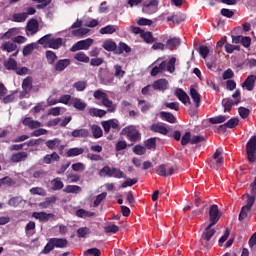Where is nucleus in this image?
Returning a JSON list of instances; mask_svg holds the SVG:
<instances>
[{
    "label": "nucleus",
    "mask_w": 256,
    "mask_h": 256,
    "mask_svg": "<svg viewBox=\"0 0 256 256\" xmlns=\"http://www.w3.org/2000/svg\"><path fill=\"white\" fill-rule=\"evenodd\" d=\"M69 245V241L66 238H50L48 243L44 246L42 250L43 255H49L53 249H65Z\"/></svg>",
    "instance_id": "nucleus-1"
},
{
    "label": "nucleus",
    "mask_w": 256,
    "mask_h": 256,
    "mask_svg": "<svg viewBox=\"0 0 256 256\" xmlns=\"http://www.w3.org/2000/svg\"><path fill=\"white\" fill-rule=\"evenodd\" d=\"M120 135H123L128 141H131L132 144H129L128 147H133V144L137 143V141H141V133H139V130H137L135 126H127L123 128Z\"/></svg>",
    "instance_id": "nucleus-2"
},
{
    "label": "nucleus",
    "mask_w": 256,
    "mask_h": 256,
    "mask_svg": "<svg viewBox=\"0 0 256 256\" xmlns=\"http://www.w3.org/2000/svg\"><path fill=\"white\" fill-rule=\"evenodd\" d=\"M93 97L97 101H102V105H104V107H107L108 113H115V109L117 107L115 106V104H113V101L109 99V95L103 92V90H96L93 93Z\"/></svg>",
    "instance_id": "nucleus-3"
},
{
    "label": "nucleus",
    "mask_w": 256,
    "mask_h": 256,
    "mask_svg": "<svg viewBox=\"0 0 256 256\" xmlns=\"http://www.w3.org/2000/svg\"><path fill=\"white\" fill-rule=\"evenodd\" d=\"M100 174L105 175L106 177H114L115 179H127V175L125 173L116 167H109V166H104L100 170Z\"/></svg>",
    "instance_id": "nucleus-4"
},
{
    "label": "nucleus",
    "mask_w": 256,
    "mask_h": 256,
    "mask_svg": "<svg viewBox=\"0 0 256 256\" xmlns=\"http://www.w3.org/2000/svg\"><path fill=\"white\" fill-rule=\"evenodd\" d=\"M247 159L250 163L256 161V136H252L246 144Z\"/></svg>",
    "instance_id": "nucleus-5"
},
{
    "label": "nucleus",
    "mask_w": 256,
    "mask_h": 256,
    "mask_svg": "<svg viewBox=\"0 0 256 256\" xmlns=\"http://www.w3.org/2000/svg\"><path fill=\"white\" fill-rule=\"evenodd\" d=\"M93 43H94V40L91 38L80 40L77 43L73 44V46L70 48V52L76 53V51H89Z\"/></svg>",
    "instance_id": "nucleus-6"
},
{
    "label": "nucleus",
    "mask_w": 256,
    "mask_h": 256,
    "mask_svg": "<svg viewBox=\"0 0 256 256\" xmlns=\"http://www.w3.org/2000/svg\"><path fill=\"white\" fill-rule=\"evenodd\" d=\"M209 219L210 225H217L219 219H221V214L219 213V206L213 204L209 209Z\"/></svg>",
    "instance_id": "nucleus-7"
},
{
    "label": "nucleus",
    "mask_w": 256,
    "mask_h": 256,
    "mask_svg": "<svg viewBox=\"0 0 256 256\" xmlns=\"http://www.w3.org/2000/svg\"><path fill=\"white\" fill-rule=\"evenodd\" d=\"M155 172L160 177H169L171 175H175V168L169 167L167 171V165L166 164H160L155 168Z\"/></svg>",
    "instance_id": "nucleus-8"
},
{
    "label": "nucleus",
    "mask_w": 256,
    "mask_h": 256,
    "mask_svg": "<svg viewBox=\"0 0 256 256\" xmlns=\"http://www.w3.org/2000/svg\"><path fill=\"white\" fill-rule=\"evenodd\" d=\"M159 9V0H151L148 4H145L142 7L143 13H146V15H153V13H157V10Z\"/></svg>",
    "instance_id": "nucleus-9"
},
{
    "label": "nucleus",
    "mask_w": 256,
    "mask_h": 256,
    "mask_svg": "<svg viewBox=\"0 0 256 256\" xmlns=\"http://www.w3.org/2000/svg\"><path fill=\"white\" fill-rule=\"evenodd\" d=\"M175 95L177 97V99H179V101H181V103H183V105H191V98H189V95H187V92H185L183 89L181 88H177L175 91Z\"/></svg>",
    "instance_id": "nucleus-10"
},
{
    "label": "nucleus",
    "mask_w": 256,
    "mask_h": 256,
    "mask_svg": "<svg viewBox=\"0 0 256 256\" xmlns=\"http://www.w3.org/2000/svg\"><path fill=\"white\" fill-rule=\"evenodd\" d=\"M241 103V99H236L235 101L231 100V98H224L222 100V106L224 107V113H229L231 109H233V105H239Z\"/></svg>",
    "instance_id": "nucleus-11"
},
{
    "label": "nucleus",
    "mask_w": 256,
    "mask_h": 256,
    "mask_svg": "<svg viewBox=\"0 0 256 256\" xmlns=\"http://www.w3.org/2000/svg\"><path fill=\"white\" fill-rule=\"evenodd\" d=\"M255 75H249L245 81L242 83L241 87L246 88L247 91H253L255 89Z\"/></svg>",
    "instance_id": "nucleus-12"
},
{
    "label": "nucleus",
    "mask_w": 256,
    "mask_h": 256,
    "mask_svg": "<svg viewBox=\"0 0 256 256\" xmlns=\"http://www.w3.org/2000/svg\"><path fill=\"white\" fill-rule=\"evenodd\" d=\"M29 157V154L25 151L17 152L12 154L10 161L12 163H21L22 161H25Z\"/></svg>",
    "instance_id": "nucleus-13"
},
{
    "label": "nucleus",
    "mask_w": 256,
    "mask_h": 256,
    "mask_svg": "<svg viewBox=\"0 0 256 256\" xmlns=\"http://www.w3.org/2000/svg\"><path fill=\"white\" fill-rule=\"evenodd\" d=\"M71 65V60L70 59H60L58 60L55 65L54 69L55 71H65L69 66Z\"/></svg>",
    "instance_id": "nucleus-14"
},
{
    "label": "nucleus",
    "mask_w": 256,
    "mask_h": 256,
    "mask_svg": "<svg viewBox=\"0 0 256 256\" xmlns=\"http://www.w3.org/2000/svg\"><path fill=\"white\" fill-rule=\"evenodd\" d=\"M213 226L214 225L209 224L202 235V239L206 241V243H209V241H211V238L215 235V233H217V230L212 228Z\"/></svg>",
    "instance_id": "nucleus-15"
},
{
    "label": "nucleus",
    "mask_w": 256,
    "mask_h": 256,
    "mask_svg": "<svg viewBox=\"0 0 256 256\" xmlns=\"http://www.w3.org/2000/svg\"><path fill=\"white\" fill-rule=\"evenodd\" d=\"M167 85H169L167 79H158L153 83L152 87L154 91H165Z\"/></svg>",
    "instance_id": "nucleus-16"
},
{
    "label": "nucleus",
    "mask_w": 256,
    "mask_h": 256,
    "mask_svg": "<svg viewBox=\"0 0 256 256\" xmlns=\"http://www.w3.org/2000/svg\"><path fill=\"white\" fill-rule=\"evenodd\" d=\"M90 133L88 129L81 128V129H75L71 132V136L74 138H83L87 139L89 137Z\"/></svg>",
    "instance_id": "nucleus-17"
},
{
    "label": "nucleus",
    "mask_w": 256,
    "mask_h": 256,
    "mask_svg": "<svg viewBox=\"0 0 256 256\" xmlns=\"http://www.w3.org/2000/svg\"><path fill=\"white\" fill-rule=\"evenodd\" d=\"M190 96L195 104V107H201V94L197 91V89L191 87L190 88Z\"/></svg>",
    "instance_id": "nucleus-18"
},
{
    "label": "nucleus",
    "mask_w": 256,
    "mask_h": 256,
    "mask_svg": "<svg viewBox=\"0 0 256 256\" xmlns=\"http://www.w3.org/2000/svg\"><path fill=\"white\" fill-rule=\"evenodd\" d=\"M23 125H25V127H28L29 129H39V127H41V122L37 121V120H32L29 117H26L23 120Z\"/></svg>",
    "instance_id": "nucleus-19"
},
{
    "label": "nucleus",
    "mask_w": 256,
    "mask_h": 256,
    "mask_svg": "<svg viewBox=\"0 0 256 256\" xmlns=\"http://www.w3.org/2000/svg\"><path fill=\"white\" fill-rule=\"evenodd\" d=\"M160 119H162V121H167V123L171 124L177 123V118L171 112L161 111Z\"/></svg>",
    "instance_id": "nucleus-20"
},
{
    "label": "nucleus",
    "mask_w": 256,
    "mask_h": 256,
    "mask_svg": "<svg viewBox=\"0 0 256 256\" xmlns=\"http://www.w3.org/2000/svg\"><path fill=\"white\" fill-rule=\"evenodd\" d=\"M181 45V38H170L166 42V49L173 51Z\"/></svg>",
    "instance_id": "nucleus-21"
},
{
    "label": "nucleus",
    "mask_w": 256,
    "mask_h": 256,
    "mask_svg": "<svg viewBox=\"0 0 256 256\" xmlns=\"http://www.w3.org/2000/svg\"><path fill=\"white\" fill-rule=\"evenodd\" d=\"M27 31H30L32 35H35L39 31V22L36 19H30L26 26Z\"/></svg>",
    "instance_id": "nucleus-22"
},
{
    "label": "nucleus",
    "mask_w": 256,
    "mask_h": 256,
    "mask_svg": "<svg viewBox=\"0 0 256 256\" xmlns=\"http://www.w3.org/2000/svg\"><path fill=\"white\" fill-rule=\"evenodd\" d=\"M32 217H34V219H39V221H49L50 217H55V214L53 213H46V212H34L32 214Z\"/></svg>",
    "instance_id": "nucleus-23"
},
{
    "label": "nucleus",
    "mask_w": 256,
    "mask_h": 256,
    "mask_svg": "<svg viewBox=\"0 0 256 256\" xmlns=\"http://www.w3.org/2000/svg\"><path fill=\"white\" fill-rule=\"evenodd\" d=\"M59 159H61L59 154H57V152H53L52 154H46L43 157V163H45L46 165H51L53 161H59Z\"/></svg>",
    "instance_id": "nucleus-24"
},
{
    "label": "nucleus",
    "mask_w": 256,
    "mask_h": 256,
    "mask_svg": "<svg viewBox=\"0 0 256 256\" xmlns=\"http://www.w3.org/2000/svg\"><path fill=\"white\" fill-rule=\"evenodd\" d=\"M150 129L153 133H160V135H167L169 133V129L160 124H152Z\"/></svg>",
    "instance_id": "nucleus-25"
},
{
    "label": "nucleus",
    "mask_w": 256,
    "mask_h": 256,
    "mask_svg": "<svg viewBox=\"0 0 256 256\" xmlns=\"http://www.w3.org/2000/svg\"><path fill=\"white\" fill-rule=\"evenodd\" d=\"M75 214L80 219H88L89 217H95V212H89L83 208L76 210Z\"/></svg>",
    "instance_id": "nucleus-26"
},
{
    "label": "nucleus",
    "mask_w": 256,
    "mask_h": 256,
    "mask_svg": "<svg viewBox=\"0 0 256 256\" xmlns=\"http://www.w3.org/2000/svg\"><path fill=\"white\" fill-rule=\"evenodd\" d=\"M1 49L2 51H7V53H13V51H17V44L7 41L2 44Z\"/></svg>",
    "instance_id": "nucleus-27"
},
{
    "label": "nucleus",
    "mask_w": 256,
    "mask_h": 256,
    "mask_svg": "<svg viewBox=\"0 0 256 256\" xmlns=\"http://www.w3.org/2000/svg\"><path fill=\"white\" fill-rule=\"evenodd\" d=\"M51 185H52V191H61V189L65 187V184H63V181H61V178L59 177L54 178L51 181Z\"/></svg>",
    "instance_id": "nucleus-28"
},
{
    "label": "nucleus",
    "mask_w": 256,
    "mask_h": 256,
    "mask_svg": "<svg viewBox=\"0 0 256 256\" xmlns=\"http://www.w3.org/2000/svg\"><path fill=\"white\" fill-rule=\"evenodd\" d=\"M22 89L25 93H29L33 89V78L27 77L22 82Z\"/></svg>",
    "instance_id": "nucleus-29"
},
{
    "label": "nucleus",
    "mask_w": 256,
    "mask_h": 256,
    "mask_svg": "<svg viewBox=\"0 0 256 256\" xmlns=\"http://www.w3.org/2000/svg\"><path fill=\"white\" fill-rule=\"evenodd\" d=\"M91 131L94 139H101V136L103 135V129H101V126L94 124L91 126Z\"/></svg>",
    "instance_id": "nucleus-30"
},
{
    "label": "nucleus",
    "mask_w": 256,
    "mask_h": 256,
    "mask_svg": "<svg viewBox=\"0 0 256 256\" xmlns=\"http://www.w3.org/2000/svg\"><path fill=\"white\" fill-rule=\"evenodd\" d=\"M12 21L14 23H23L27 21V14H25V12L15 13L12 15Z\"/></svg>",
    "instance_id": "nucleus-31"
},
{
    "label": "nucleus",
    "mask_w": 256,
    "mask_h": 256,
    "mask_svg": "<svg viewBox=\"0 0 256 256\" xmlns=\"http://www.w3.org/2000/svg\"><path fill=\"white\" fill-rule=\"evenodd\" d=\"M117 31V26L115 25H107L106 27H103L100 29L101 35H113Z\"/></svg>",
    "instance_id": "nucleus-32"
},
{
    "label": "nucleus",
    "mask_w": 256,
    "mask_h": 256,
    "mask_svg": "<svg viewBox=\"0 0 256 256\" xmlns=\"http://www.w3.org/2000/svg\"><path fill=\"white\" fill-rule=\"evenodd\" d=\"M63 45V39L62 38H50V42L48 44V47L50 49H59Z\"/></svg>",
    "instance_id": "nucleus-33"
},
{
    "label": "nucleus",
    "mask_w": 256,
    "mask_h": 256,
    "mask_svg": "<svg viewBox=\"0 0 256 256\" xmlns=\"http://www.w3.org/2000/svg\"><path fill=\"white\" fill-rule=\"evenodd\" d=\"M227 119H229V116L219 115L216 117L209 118V123H211L212 125H217L219 123H225Z\"/></svg>",
    "instance_id": "nucleus-34"
},
{
    "label": "nucleus",
    "mask_w": 256,
    "mask_h": 256,
    "mask_svg": "<svg viewBox=\"0 0 256 256\" xmlns=\"http://www.w3.org/2000/svg\"><path fill=\"white\" fill-rule=\"evenodd\" d=\"M131 53V47H129V45H127L126 43L121 42L118 46V48H116L115 54L116 55H121V53Z\"/></svg>",
    "instance_id": "nucleus-35"
},
{
    "label": "nucleus",
    "mask_w": 256,
    "mask_h": 256,
    "mask_svg": "<svg viewBox=\"0 0 256 256\" xmlns=\"http://www.w3.org/2000/svg\"><path fill=\"white\" fill-rule=\"evenodd\" d=\"M140 37L143 39V41H145V43L151 44V43H155V37H153V33L152 32H143L142 34H140Z\"/></svg>",
    "instance_id": "nucleus-36"
},
{
    "label": "nucleus",
    "mask_w": 256,
    "mask_h": 256,
    "mask_svg": "<svg viewBox=\"0 0 256 256\" xmlns=\"http://www.w3.org/2000/svg\"><path fill=\"white\" fill-rule=\"evenodd\" d=\"M83 153H85L83 148H70L67 151V157H77L78 155H83Z\"/></svg>",
    "instance_id": "nucleus-37"
},
{
    "label": "nucleus",
    "mask_w": 256,
    "mask_h": 256,
    "mask_svg": "<svg viewBox=\"0 0 256 256\" xmlns=\"http://www.w3.org/2000/svg\"><path fill=\"white\" fill-rule=\"evenodd\" d=\"M45 145L46 147H48V149H51V151H53V149H57V147L61 145V140L59 138L48 140L45 142Z\"/></svg>",
    "instance_id": "nucleus-38"
},
{
    "label": "nucleus",
    "mask_w": 256,
    "mask_h": 256,
    "mask_svg": "<svg viewBox=\"0 0 256 256\" xmlns=\"http://www.w3.org/2000/svg\"><path fill=\"white\" fill-rule=\"evenodd\" d=\"M4 67L8 71H15L17 69V61L13 58H9L8 61L4 62Z\"/></svg>",
    "instance_id": "nucleus-39"
},
{
    "label": "nucleus",
    "mask_w": 256,
    "mask_h": 256,
    "mask_svg": "<svg viewBox=\"0 0 256 256\" xmlns=\"http://www.w3.org/2000/svg\"><path fill=\"white\" fill-rule=\"evenodd\" d=\"M103 49H105V51H117V44L111 40H107L103 43Z\"/></svg>",
    "instance_id": "nucleus-40"
},
{
    "label": "nucleus",
    "mask_w": 256,
    "mask_h": 256,
    "mask_svg": "<svg viewBox=\"0 0 256 256\" xmlns=\"http://www.w3.org/2000/svg\"><path fill=\"white\" fill-rule=\"evenodd\" d=\"M64 193H81L82 189L81 186H77V185H67L64 189H63Z\"/></svg>",
    "instance_id": "nucleus-41"
},
{
    "label": "nucleus",
    "mask_w": 256,
    "mask_h": 256,
    "mask_svg": "<svg viewBox=\"0 0 256 256\" xmlns=\"http://www.w3.org/2000/svg\"><path fill=\"white\" fill-rule=\"evenodd\" d=\"M74 59H76V61H80V63H89L90 61L89 56H87L85 52L76 53Z\"/></svg>",
    "instance_id": "nucleus-42"
},
{
    "label": "nucleus",
    "mask_w": 256,
    "mask_h": 256,
    "mask_svg": "<svg viewBox=\"0 0 256 256\" xmlns=\"http://www.w3.org/2000/svg\"><path fill=\"white\" fill-rule=\"evenodd\" d=\"M175 63H177V58L172 57L168 62H166V69L168 73H175Z\"/></svg>",
    "instance_id": "nucleus-43"
},
{
    "label": "nucleus",
    "mask_w": 256,
    "mask_h": 256,
    "mask_svg": "<svg viewBox=\"0 0 256 256\" xmlns=\"http://www.w3.org/2000/svg\"><path fill=\"white\" fill-rule=\"evenodd\" d=\"M3 185H6L7 187H13V185H15V181L12 180L11 177L5 176L4 178L0 179V187H3Z\"/></svg>",
    "instance_id": "nucleus-44"
},
{
    "label": "nucleus",
    "mask_w": 256,
    "mask_h": 256,
    "mask_svg": "<svg viewBox=\"0 0 256 256\" xmlns=\"http://www.w3.org/2000/svg\"><path fill=\"white\" fill-rule=\"evenodd\" d=\"M46 59H47L49 65H53V63H55V61H57V54H55V52H53L51 50H47L46 51Z\"/></svg>",
    "instance_id": "nucleus-45"
},
{
    "label": "nucleus",
    "mask_w": 256,
    "mask_h": 256,
    "mask_svg": "<svg viewBox=\"0 0 256 256\" xmlns=\"http://www.w3.org/2000/svg\"><path fill=\"white\" fill-rule=\"evenodd\" d=\"M138 105L140 106V110L142 113H147V111L151 109V103L145 100H138Z\"/></svg>",
    "instance_id": "nucleus-46"
},
{
    "label": "nucleus",
    "mask_w": 256,
    "mask_h": 256,
    "mask_svg": "<svg viewBox=\"0 0 256 256\" xmlns=\"http://www.w3.org/2000/svg\"><path fill=\"white\" fill-rule=\"evenodd\" d=\"M224 49L226 51V53H233V51H241V45H233V44H229L226 43L224 46Z\"/></svg>",
    "instance_id": "nucleus-47"
},
{
    "label": "nucleus",
    "mask_w": 256,
    "mask_h": 256,
    "mask_svg": "<svg viewBox=\"0 0 256 256\" xmlns=\"http://www.w3.org/2000/svg\"><path fill=\"white\" fill-rule=\"evenodd\" d=\"M223 161H224L223 156L213 159L210 161V167L212 169H219V166L223 165Z\"/></svg>",
    "instance_id": "nucleus-48"
},
{
    "label": "nucleus",
    "mask_w": 256,
    "mask_h": 256,
    "mask_svg": "<svg viewBox=\"0 0 256 256\" xmlns=\"http://www.w3.org/2000/svg\"><path fill=\"white\" fill-rule=\"evenodd\" d=\"M139 180L137 178H128L121 184L122 189H126V187H133V185H137Z\"/></svg>",
    "instance_id": "nucleus-49"
},
{
    "label": "nucleus",
    "mask_w": 256,
    "mask_h": 256,
    "mask_svg": "<svg viewBox=\"0 0 256 256\" xmlns=\"http://www.w3.org/2000/svg\"><path fill=\"white\" fill-rule=\"evenodd\" d=\"M87 33H89V29L87 28H78L72 31L74 37H83L84 35H87Z\"/></svg>",
    "instance_id": "nucleus-50"
},
{
    "label": "nucleus",
    "mask_w": 256,
    "mask_h": 256,
    "mask_svg": "<svg viewBox=\"0 0 256 256\" xmlns=\"http://www.w3.org/2000/svg\"><path fill=\"white\" fill-rule=\"evenodd\" d=\"M90 115L93 117H105V115H107V111L93 108L90 110Z\"/></svg>",
    "instance_id": "nucleus-51"
},
{
    "label": "nucleus",
    "mask_w": 256,
    "mask_h": 256,
    "mask_svg": "<svg viewBox=\"0 0 256 256\" xmlns=\"http://www.w3.org/2000/svg\"><path fill=\"white\" fill-rule=\"evenodd\" d=\"M73 107L75 109H78L79 111H84V109L87 107V104L81 101V99H74L73 100Z\"/></svg>",
    "instance_id": "nucleus-52"
},
{
    "label": "nucleus",
    "mask_w": 256,
    "mask_h": 256,
    "mask_svg": "<svg viewBox=\"0 0 256 256\" xmlns=\"http://www.w3.org/2000/svg\"><path fill=\"white\" fill-rule=\"evenodd\" d=\"M115 69V77H117L118 79H123V77H125V71L123 70V67L121 65H115L114 66Z\"/></svg>",
    "instance_id": "nucleus-53"
},
{
    "label": "nucleus",
    "mask_w": 256,
    "mask_h": 256,
    "mask_svg": "<svg viewBox=\"0 0 256 256\" xmlns=\"http://www.w3.org/2000/svg\"><path fill=\"white\" fill-rule=\"evenodd\" d=\"M104 199H107V192H103L98 196H96V199L94 200V203H93V207H99V205H101V202Z\"/></svg>",
    "instance_id": "nucleus-54"
},
{
    "label": "nucleus",
    "mask_w": 256,
    "mask_h": 256,
    "mask_svg": "<svg viewBox=\"0 0 256 256\" xmlns=\"http://www.w3.org/2000/svg\"><path fill=\"white\" fill-rule=\"evenodd\" d=\"M234 77H235V73L233 72V70L231 68H228L222 74V79L224 81H227V80L229 81V80L233 79Z\"/></svg>",
    "instance_id": "nucleus-55"
},
{
    "label": "nucleus",
    "mask_w": 256,
    "mask_h": 256,
    "mask_svg": "<svg viewBox=\"0 0 256 256\" xmlns=\"http://www.w3.org/2000/svg\"><path fill=\"white\" fill-rule=\"evenodd\" d=\"M146 149H156L157 140L155 138H150L144 142Z\"/></svg>",
    "instance_id": "nucleus-56"
},
{
    "label": "nucleus",
    "mask_w": 256,
    "mask_h": 256,
    "mask_svg": "<svg viewBox=\"0 0 256 256\" xmlns=\"http://www.w3.org/2000/svg\"><path fill=\"white\" fill-rule=\"evenodd\" d=\"M238 113H239L241 119H247V117H249V115L251 113V110L241 106L238 108Z\"/></svg>",
    "instance_id": "nucleus-57"
},
{
    "label": "nucleus",
    "mask_w": 256,
    "mask_h": 256,
    "mask_svg": "<svg viewBox=\"0 0 256 256\" xmlns=\"http://www.w3.org/2000/svg\"><path fill=\"white\" fill-rule=\"evenodd\" d=\"M22 201H23V199L21 197H13V198L9 199L8 205L10 207H19V205H21Z\"/></svg>",
    "instance_id": "nucleus-58"
},
{
    "label": "nucleus",
    "mask_w": 256,
    "mask_h": 256,
    "mask_svg": "<svg viewBox=\"0 0 256 256\" xmlns=\"http://www.w3.org/2000/svg\"><path fill=\"white\" fill-rule=\"evenodd\" d=\"M74 89L76 91H85L87 89V82L85 81H78L73 84Z\"/></svg>",
    "instance_id": "nucleus-59"
},
{
    "label": "nucleus",
    "mask_w": 256,
    "mask_h": 256,
    "mask_svg": "<svg viewBox=\"0 0 256 256\" xmlns=\"http://www.w3.org/2000/svg\"><path fill=\"white\" fill-rule=\"evenodd\" d=\"M250 211L251 209L247 208L246 206H243L238 216L239 221H245V219H247V213H249Z\"/></svg>",
    "instance_id": "nucleus-60"
},
{
    "label": "nucleus",
    "mask_w": 256,
    "mask_h": 256,
    "mask_svg": "<svg viewBox=\"0 0 256 256\" xmlns=\"http://www.w3.org/2000/svg\"><path fill=\"white\" fill-rule=\"evenodd\" d=\"M167 20L172 21V23H176L179 25V23H183V21H185V18H183V16L181 15L176 14L168 17Z\"/></svg>",
    "instance_id": "nucleus-61"
},
{
    "label": "nucleus",
    "mask_w": 256,
    "mask_h": 256,
    "mask_svg": "<svg viewBox=\"0 0 256 256\" xmlns=\"http://www.w3.org/2000/svg\"><path fill=\"white\" fill-rule=\"evenodd\" d=\"M237 125H239V118H231L226 122V127H228V129H235Z\"/></svg>",
    "instance_id": "nucleus-62"
},
{
    "label": "nucleus",
    "mask_w": 256,
    "mask_h": 256,
    "mask_svg": "<svg viewBox=\"0 0 256 256\" xmlns=\"http://www.w3.org/2000/svg\"><path fill=\"white\" fill-rule=\"evenodd\" d=\"M199 53L202 59H207V55H209V47L205 45L199 46Z\"/></svg>",
    "instance_id": "nucleus-63"
},
{
    "label": "nucleus",
    "mask_w": 256,
    "mask_h": 256,
    "mask_svg": "<svg viewBox=\"0 0 256 256\" xmlns=\"http://www.w3.org/2000/svg\"><path fill=\"white\" fill-rule=\"evenodd\" d=\"M191 143V132H186L181 138V145L185 146Z\"/></svg>",
    "instance_id": "nucleus-64"
}]
</instances>
